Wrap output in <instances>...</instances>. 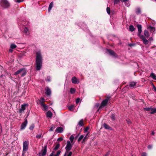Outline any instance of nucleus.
I'll return each mask as SVG.
<instances>
[{
  "label": "nucleus",
  "instance_id": "40",
  "mask_svg": "<svg viewBox=\"0 0 156 156\" xmlns=\"http://www.w3.org/2000/svg\"><path fill=\"white\" fill-rule=\"evenodd\" d=\"M151 107H148V108H144V109L145 110L147 111H151Z\"/></svg>",
  "mask_w": 156,
  "mask_h": 156
},
{
  "label": "nucleus",
  "instance_id": "4",
  "mask_svg": "<svg viewBox=\"0 0 156 156\" xmlns=\"http://www.w3.org/2000/svg\"><path fill=\"white\" fill-rule=\"evenodd\" d=\"M1 5L4 8H6L9 6V2L6 0H2L1 1Z\"/></svg>",
  "mask_w": 156,
  "mask_h": 156
},
{
  "label": "nucleus",
  "instance_id": "19",
  "mask_svg": "<svg viewBox=\"0 0 156 156\" xmlns=\"http://www.w3.org/2000/svg\"><path fill=\"white\" fill-rule=\"evenodd\" d=\"M88 133H87L86 135L83 138V139L82 141V143H83L86 141H87L88 139Z\"/></svg>",
  "mask_w": 156,
  "mask_h": 156
},
{
  "label": "nucleus",
  "instance_id": "22",
  "mask_svg": "<svg viewBox=\"0 0 156 156\" xmlns=\"http://www.w3.org/2000/svg\"><path fill=\"white\" fill-rule=\"evenodd\" d=\"M136 82H132L130 83L129 86L131 87L134 88V87L136 85Z\"/></svg>",
  "mask_w": 156,
  "mask_h": 156
},
{
  "label": "nucleus",
  "instance_id": "30",
  "mask_svg": "<svg viewBox=\"0 0 156 156\" xmlns=\"http://www.w3.org/2000/svg\"><path fill=\"white\" fill-rule=\"evenodd\" d=\"M53 2H51L50 4H49V6L48 9V11L49 12H50V10H51V8L53 7Z\"/></svg>",
  "mask_w": 156,
  "mask_h": 156
},
{
  "label": "nucleus",
  "instance_id": "16",
  "mask_svg": "<svg viewBox=\"0 0 156 156\" xmlns=\"http://www.w3.org/2000/svg\"><path fill=\"white\" fill-rule=\"evenodd\" d=\"M63 131V128L60 127H57L56 129V131L58 133H61Z\"/></svg>",
  "mask_w": 156,
  "mask_h": 156
},
{
  "label": "nucleus",
  "instance_id": "37",
  "mask_svg": "<svg viewBox=\"0 0 156 156\" xmlns=\"http://www.w3.org/2000/svg\"><path fill=\"white\" fill-rule=\"evenodd\" d=\"M34 127V124H32L29 127V129L30 130H33Z\"/></svg>",
  "mask_w": 156,
  "mask_h": 156
},
{
  "label": "nucleus",
  "instance_id": "49",
  "mask_svg": "<svg viewBox=\"0 0 156 156\" xmlns=\"http://www.w3.org/2000/svg\"><path fill=\"white\" fill-rule=\"evenodd\" d=\"M14 1L17 2H22L23 0H14Z\"/></svg>",
  "mask_w": 156,
  "mask_h": 156
},
{
  "label": "nucleus",
  "instance_id": "43",
  "mask_svg": "<svg viewBox=\"0 0 156 156\" xmlns=\"http://www.w3.org/2000/svg\"><path fill=\"white\" fill-rule=\"evenodd\" d=\"M111 119L113 120V121H114L115 120V115L112 114V115L111 116Z\"/></svg>",
  "mask_w": 156,
  "mask_h": 156
},
{
  "label": "nucleus",
  "instance_id": "39",
  "mask_svg": "<svg viewBox=\"0 0 156 156\" xmlns=\"http://www.w3.org/2000/svg\"><path fill=\"white\" fill-rule=\"evenodd\" d=\"M55 128V127L54 125H52L50 128L49 130L50 131H52L53 130V129Z\"/></svg>",
  "mask_w": 156,
  "mask_h": 156
},
{
  "label": "nucleus",
  "instance_id": "9",
  "mask_svg": "<svg viewBox=\"0 0 156 156\" xmlns=\"http://www.w3.org/2000/svg\"><path fill=\"white\" fill-rule=\"evenodd\" d=\"M27 123V121L26 118L24 119V121L22 124L20 129L21 130L24 129L26 127Z\"/></svg>",
  "mask_w": 156,
  "mask_h": 156
},
{
  "label": "nucleus",
  "instance_id": "31",
  "mask_svg": "<svg viewBox=\"0 0 156 156\" xmlns=\"http://www.w3.org/2000/svg\"><path fill=\"white\" fill-rule=\"evenodd\" d=\"M24 33L27 35H28L29 34V32L28 29L27 28L25 27L24 29Z\"/></svg>",
  "mask_w": 156,
  "mask_h": 156
},
{
  "label": "nucleus",
  "instance_id": "12",
  "mask_svg": "<svg viewBox=\"0 0 156 156\" xmlns=\"http://www.w3.org/2000/svg\"><path fill=\"white\" fill-rule=\"evenodd\" d=\"M137 27L138 31V33L137 34V35L138 36L140 37V36H141V35H140V34L142 32V26L140 24H138L137 25Z\"/></svg>",
  "mask_w": 156,
  "mask_h": 156
},
{
  "label": "nucleus",
  "instance_id": "7",
  "mask_svg": "<svg viewBox=\"0 0 156 156\" xmlns=\"http://www.w3.org/2000/svg\"><path fill=\"white\" fill-rule=\"evenodd\" d=\"M109 98L110 97H108L106 99L102 101L101 103V106L99 107V109H100L101 108V107H104L107 105Z\"/></svg>",
  "mask_w": 156,
  "mask_h": 156
},
{
  "label": "nucleus",
  "instance_id": "8",
  "mask_svg": "<svg viewBox=\"0 0 156 156\" xmlns=\"http://www.w3.org/2000/svg\"><path fill=\"white\" fill-rule=\"evenodd\" d=\"M47 152V146H45L44 148L42 150L41 152L39 153V156H45Z\"/></svg>",
  "mask_w": 156,
  "mask_h": 156
},
{
  "label": "nucleus",
  "instance_id": "47",
  "mask_svg": "<svg viewBox=\"0 0 156 156\" xmlns=\"http://www.w3.org/2000/svg\"><path fill=\"white\" fill-rule=\"evenodd\" d=\"M119 2V0H114V4H117Z\"/></svg>",
  "mask_w": 156,
  "mask_h": 156
},
{
  "label": "nucleus",
  "instance_id": "17",
  "mask_svg": "<svg viewBox=\"0 0 156 156\" xmlns=\"http://www.w3.org/2000/svg\"><path fill=\"white\" fill-rule=\"evenodd\" d=\"M45 101V99L44 98L41 97V98L39 102L41 106L43 105L44 104V103Z\"/></svg>",
  "mask_w": 156,
  "mask_h": 156
},
{
  "label": "nucleus",
  "instance_id": "27",
  "mask_svg": "<svg viewBox=\"0 0 156 156\" xmlns=\"http://www.w3.org/2000/svg\"><path fill=\"white\" fill-rule=\"evenodd\" d=\"M43 107V109L44 111H46L48 109V106H47L46 105L44 104L43 105L41 106Z\"/></svg>",
  "mask_w": 156,
  "mask_h": 156
},
{
  "label": "nucleus",
  "instance_id": "11",
  "mask_svg": "<svg viewBox=\"0 0 156 156\" xmlns=\"http://www.w3.org/2000/svg\"><path fill=\"white\" fill-rule=\"evenodd\" d=\"M72 82L74 84H78L79 83V81L78 79L74 76L72 79Z\"/></svg>",
  "mask_w": 156,
  "mask_h": 156
},
{
  "label": "nucleus",
  "instance_id": "54",
  "mask_svg": "<svg viewBox=\"0 0 156 156\" xmlns=\"http://www.w3.org/2000/svg\"><path fill=\"white\" fill-rule=\"evenodd\" d=\"M127 121L128 123L129 124H130L131 123V122L129 119L127 120Z\"/></svg>",
  "mask_w": 156,
  "mask_h": 156
},
{
  "label": "nucleus",
  "instance_id": "5",
  "mask_svg": "<svg viewBox=\"0 0 156 156\" xmlns=\"http://www.w3.org/2000/svg\"><path fill=\"white\" fill-rule=\"evenodd\" d=\"M72 145L71 144L70 141H67L66 145L65 147L66 151H69L70 150L72 149Z\"/></svg>",
  "mask_w": 156,
  "mask_h": 156
},
{
  "label": "nucleus",
  "instance_id": "23",
  "mask_svg": "<svg viewBox=\"0 0 156 156\" xmlns=\"http://www.w3.org/2000/svg\"><path fill=\"white\" fill-rule=\"evenodd\" d=\"M72 152L71 151H66L64 156H71Z\"/></svg>",
  "mask_w": 156,
  "mask_h": 156
},
{
  "label": "nucleus",
  "instance_id": "38",
  "mask_svg": "<svg viewBox=\"0 0 156 156\" xmlns=\"http://www.w3.org/2000/svg\"><path fill=\"white\" fill-rule=\"evenodd\" d=\"M74 106L73 105H71L69 106L68 107L70 111H72V109L74 108Z\"/></svg>",
  "mask_w": 156,
  "mask_h": 156
},
{
  "label": "nucleus",
  "instance_id": "32",
  "mask_svg": "<svg viewBox=\"0 0 156 156\" xmlns=\"http://www.w3.org/2000/svg\"><path fill=\"white\" fill-rule=\"evenodd\" d=\"M79 125L81 126L83 125V119L80 120L78 123Z\"/></svg>",
  "mask_w": 156,
  "mask_h": 156
},
{
  "label": "nucleus",
  "instance_id": "61",
  "mask_svg": "<svg viewBox=\"0 0 156 156\" xmlns=\"http://www.w3.org/2000/svg\"><path fill=\"white\" fill-rule=\"evenodd\" d=\"M53 152H52V153H51V154L49 155V156H53Z\"/></svg>",
  "mask_w": 156,
  "mask_h": 156
},
{
  "label": "nucleus",
  "instance_id": "53",
  "mask_svg": "<svg viewBox=\"0 0 156 156\" xmlns=\"http://www.w3.org/2000/svg\"><path fill=\"white\" fill-rule=\"evenodd\" d=\"M153 38L152 37H149V40L150 41H153Z\"/></svg>",
  "mask_w": 156,
  "mask_h": 156
},
{
  "label": "nucleus",
  "instance_id": "52",
  "mask_svg": "<svg viewBox=\"0 0 156 156\" xmlns=\"http://www.w3.org/2000/svg\"><path fill=\"white\" fill-rule=\"evenodd\" d=\"M89 129V127H87L84 129L85 132H87Z\"/></svg>",
  "mask_w": 156,
  "mask_h": 156
},
{
  "label": "nucleus",
  "instance_id": "45",
  "mask_svg": "<svg viewBox=\"0 0 156 156\" xmlns=\"http://www.w3.org/2000/svg\"><path fill=\"white\" fill-rule=\"evenodd\" d=\"M41 134H39L38 135H37L36 136V137L37 139H40L41 138Z\"/></svg>",
  "mask_w": 156,
  "mask_h": 156
},
{
  "label": "nucleus",
  "instance_id": "14",
  "mask_svg": "<svg viewBox=\"0 0 156 156\" xmlns=\"http://www.w3.org/2000/svg\"><path fill=\"white\" fill-rule=\"evenodd\" d=\"M45 94L47 95H50L51 94V91L50 89L48 87H47L45 89Z\"/></svg>",
  "mask_w": 156,
  "mask_h": 156
},
{
  "label": "nucleus",
  "instance_id": "35",
  "mask_svg": "<svg viewBox=\"0 0 156 156\" xmlns=\"http://www.w3.org/2000/svg\"><path fill=\"white\" fill-rule=\"evenodd\" d=\"M16 47V46L14 44H12L10 45V48L12 49H14Z\"/></svg>",
  "mask_w": 156,
  "mask_h": 156
},
{
  "label": "nucleus",
  "instance_id": "15",
  "mask_svg": "<svg viewBox=\"0 0 156 156\" xmlns=\"http://www.w3.org/2000/svg\"><path fill=\"white\" fill-rule=\"evenodd\" d=\"M107 51L110 55L115 57L116 56V55L113 51L109 49H107Z\"/></svg>",
  "mask_w": 156,
  "mask_h": 156
},
{
  "label": "nucleus",
  "instance_id": "60",
  "mask_svg": "<svg viewBox=\"0 0 156 156\" xmlns=\"http://www.w3.org/2000/svg\"><path fill=\"white\" fill-rule=\"evenodd\" d=\"M133 45V44H129V46L130 47H132Z\"/></svg>",
  "mask_w": 156,
  "mask_h": 156
},
{
  "label": "nucleus",
  "instance_id": "36",
  "mask_svg": "<svg viewBox=\"0 0 156 156\" xmlns=\"http://www.w3.org/2000/svg\"><path fill=\"white\" fill-rule=\"evenodd\" d=\"M84 137V136L83 135H81L80 137H79L78 139V142H80L82 139Z\"/></svg>",
  "mask_w": 156,
  "mask_h": 156
},
{
  "label": "nucleus",
  "instance_id": "42",
  "mask_svg": "<svg viewBox=\"0 0 156 156\" xmlns=\"http://www.w3.org/2000/svg\"><path fill=\"white\" fill-rule=\"evenodd\" d=\"M107 12L108 14H110V9L109 7H107Z\"/></svg>",
  "mask_w": 156,
  "mask_h": 156
},
{
  "label": "nucleus",
  "instance_id": "51",
  "mask_svg": "<svg viewBox=\"0 0 156 156\" xmlns=\"http://www.w3.org/2000/svg\"><path fill=\"white\" fill-rule=\"evenodd\" d=\"M141 156H147V154L146 153H145V152H144L142 154Z\"/></svg>",
  "mask_w": 156,
  "mask_h": 156
},
{
  "label": "nucleus",
  "instance_id": "13",
  "mask_svg": "<svg viewBox=\"0 0 156 156\" xmlns=\"http://www.w3.org/2000/svg\"><path fill=\"white\" fill-rule=\"evenodd\" d=\"M147 28L150 31L151 33H153L152 35H153L154 32L155 30V28L150 26L148 25L147 26Z\"/></svg>",
  "mask_w": 156,
  "mask_h": 156
},
{
  "label": "nucleus",
  "instance_id": "57",
  "mask_svg": "<svg viewBox=\"0 0 156 156\" xmlns=\"http://www.w3.org/2000/svg\"><path fill=\"white\" fill-rule=\"evenodd\" d=\"M154 134H155V133H154V131H152V133H151V134L152 135H154Z\"/></svg>",
  "mask_w": 156,
  "mask_h": 156
},
{
  "label": "nucleus",
  "instance_id": "26",
  "mask_svg": "<svg viewBox=\"0 0 156 156\" xmlns=\"http://www.w3.org/2000/svg\"><path fill=\"white\" fill-rule=\"evenodd\" d=\"M52 113L50 112V111H48L46 114V115L47 117H50L51 118L52 117Z\"/></svg>",
  "mask_w": 156,
  "mask_h": 156
},
{
  "label": "nucleus",
  "instance_id": "24",
  "mask_svg": "<svg viewBox=\"0 0 156 156\" xmlns=\"http://www.w3.org/2000/svg\"><path fill=\"white\" fill-rule=\"evenodd\" d=\"M104 126L105 129H109L110 130H112V128L106 123H104Z\"/></svg>",
  "mask_w": 156,
  "mask_h": 156
},
{
  "label": "nucleus",
  "instance_id": "1",
  "mask_svg": "<svg viewBox=\"0 0 156 156\" xmlns=\"http://www.w3.org/2000/svg\"><path fill=\"white\" fill-rule=\"evenodd\" d=\"M36 69L37 70H40L41 69L42 66V57L40 51L36 52Z\"/></svg>",
  "mask_w": 156,
  "mask_h": 156
},
{
  "label": "nucleus",
  "instance_id": "29",
  "mask_svg": "<svg viewBox=\"0 0 156 156\" xmlns=\"http://www.w3.org/2000/svg\"><path fill=\"white\" fill-rule=\"evenodd\" d=\"M60 144L59 143H57L56 144V146L54 148V151H57L60 147Z\"/></svg>",
  "mask_w": 156,
  "mask_h": 156
},
{
  "label": "nucleus",
  "instance_id": "55",
  "mask_svg": "<svg viewBox=\"0 0 156 156\" xmlns=\"http://www.w3.org/2000/svg\"><path fill=\"white\" fill-rule=\"evenodd\" d=\"M125 5L126 6H129V3H128V2H125Z\"/></svg>",
  "mask_w": 156,
  "mask_h": 156
},
{
  "label": "nucleus",
  "instance_id": "28",
  "mask_svg": "<svg viewBox=\"0 0 156 156\" xmlns=\"http://www.w3.org/2000/svg\"><path fill=\"white\" fill-rule=\"evenodd\" d=\"M150 76L151 77L153 80H156V76L154 73H151Z\"/></svg>",
  "mask_w": 156,
  "mask_h": 156
},
{
  "label": "nucleus",
  "instance_id": "56",
  "mask_svg": "<svg viewBox=\"0 0 156 156\" xmlns=\"http://www.w3.org/2000/svg\"><path fill=\"white\" fill-rule=\"evenodd\" d=\"M128 0H121V2H126Z\"/></svg>",
  "mask_w": 156,
  "mask_h": 156
},
{
  "label": "nucleus",
  "instance_id": "21",
  "mask_svg": "<svg viewBox=\"0 0 156 156\" xmlns=\"http://www.w3.org/2000/svg\"><path fill=\"white\" fill-rule=\"evenodd\" d=\"M129 29L131 32H133L135 30V28L133 25H131L129 27Z\"/></svg>",
  "mask_w": 156,
  "mask_h": 156
},
{
  "label": "nucleus",
  "instance_id": "3",
  "mask_svg": "<svg viewBox=\"0 0 156 156\" xmlns=\"http://www.w3.org/2000/svg\"><path fill=\"white\" fill-rule=\"evenodd\" d=\"M29 144V141H26L24 142L23 143V152L25 153V152L27 151L28 149V146Z\"/></svg>",
  "mask_w": 156,
  "mask_h": 156
},
{
  "label": "nucleus",
  "instance_id": "48",
  "mask_svg": "<svg viewBox=\"0 0 156 156\" xmlns=\"http://www.w3.org/2000/svg\"><path fill=\"white\" fill-rule=\"evenodd\" d=\"M152 147L153 145H148L147 147V148L148 149H150L152 148Z\"/></svg>",
  "mask_w": 156,
  "mask_h": 156
},
{
  "label": "nucleus",
  "instance_id": "44",
  "mask_svg": "<svg viewBox=\"0 0 156 156\" xmlns=\"http://www.w3.org/2000/svg\"><path fill=\"white\" fill-rule=\"evenodd\" d=\"M45 80H46V81H47L50 82L51 81L50 77L49 76H47Z\"/></svg>",
  "mask_w": 156,
  "mask_h": 156
},
{
  "label": "nucleus",
  "instance_id": "46",
  "mask_svg": "<svg viewBox=\"0 0 156 156\" xmlns=\"http://www.w3.org/2000/svg\"><path fill=\"white\" fill-rule=\"evenodd\" d=\"M80 98H77L76 100V103L78 104L80 102Z\"/></svg>",
  "mask_w": 156,
  "mask_h": 156
},
{
  "label": "nucleus",
  "instance_id": "41",
  "mask_svg": "<svg viewBox=\"0 0 156 156\" xmlns=\"http://www.w3.org/2000/svg\"><path fill=\"white\" fill-rule=\"evenodd\" d=\"M61 152V151H60V150L58 151L57 152L56 154L55 155H54V156H59V155L60 154Z\"/></svg>",
  "mask_w": 156,
  "mask_h": 156
},
{
  "label": "nucleus",
  "instance_id": "10",
  "mask_svg": "<svg viewBox=\"0 0 156 156\" xmlns=\"http://www.w3.org/2000/svg\"><path fill=\"white\" fill-rule=\"evenodd\" d=\"M139 37L142 40L144 44H147L148 43V41L146 39L145 37L144 36L142 35Z\"/></svg>",
  "mask_w": 156,
  "mask_h": 156
},
{
  "label": "nucleus",
  "instance_id": "62",
  "mask_svg": "<svg viewBox=\"0 0 156 156\" xmlns=\"http://www.w3.org/2000/svg\"><path fill=\"white\" fill-rule=\"evenodd\" d=\"M109 152H108L106 154H105L104 156H108V155L109 154Z\"/></svg>",
  "mask_w": 156,
  "mask_h": 156
},
{
  "label": "nucleus",
  "instance_id": "33",
  "mask_svg": "<svg viewBox=\"0 0 156 156\" xmlns=\"http://www.w3.org/2000/svg\"><path fill=\"white\" fill-rule=\"evenodd\" d=\"M74 139V137L73 136V135H71L69 137V140H70L71 143H72L73 142V140Z\"/></svg>",
  "mask_w": 156,
  "mask_h": 156
},
{
  "label": "nucleus",
  "instance_id": "50",
  "mask_svg": "<svg viewBox=\"0 0 156 156\" xmlns=\"http://www.w3.org/2000/svg\"><path fill=\"white\" fill-rule=\"evenodd\" d=\"M63 140V139L62 137H60L58 138L57 140V141H61Z\"/></svg>",
  "mask_w": 156,
  "mask_h": 156
},
{
  "label": "nucleus",
  "instance_id": "58",
  "mask_svg": "<svg viewBox=\"0 0 156 156\" xmlns=\"http://www.w3.org/2000/svg\"><path fill=\"white\" fill-rule=\"evenodd\" d=\"M152 85L153 89H154V88H156V87L153 83H152Z\"/></svg>",
  "mask_w": 156,
  "mask_h": 156
},
{
  "label": "nucleus",
  "instance_id": "64",
  "mask_svg": "<svg viewBox=\"0 0 156 156\" xmlns=\"http://www.w3.org/2000/svg\"><path fill=\"white\" fill-rule=\"evenodd\" d=\"M154 91L155 92H156V87L155 88H154Z\"/></svg>",
  "mask_w": 156,
  "mask_h": 156
},
{
  "label": "nucleus",
  "instance_id": "25",
  "mask_svg": "<svg viewBox=\"0 0 156 156\" xmlns=\"http://www.w3.org/2000/svg\"><path fill=\"white\" fill-rule=\"evenodd\" d=\"M151 112H150V113L151 114H154L156 113V108H152L151 107Z\"/></svg>",
  "mask_w": 156,
  "mask_h": 156
},
{
  "label": "nucleus",
  "instance_id": "20",
  "mask_svg": "<svg viewBox=\"0 0 156 156\" xmlns=\"http://www.w3.org/2000/svg\"><path fill=\"white\" fill-rule=\"evenodd\" d=\"M144 35L145 36L148 38L150 36V34L148 31L147 30H145L144 31Z\"/></svg>",
  "mask_w": 156,
  "mask_h": 156
},
{
  "label": "nucleus",
  "instance_id": "18",
  "mask_svg": "<svg viewBox=\"0 0 156 156\" xmlns=\"http://www.w3.org/2000/svg\"><path fill=\"white\" fill-rule=\"evenodd\" d=\"M141 10L140 8L138 7L136 9V13L137 15H139L141 13Z\"/></svg>",
  "mask_w": 156,
  "mask_h": 156
},
{
  "label": "nucleus",
  "instance_id": "34",
  "mask_svg": "<svg viewBox=\"0 0 156 156\" xmlns=\"http://www.w3.org/2000/svg\"><path fill=\"white\" fill-rule=\"evenodd\" d=\"M70 92L71 94H74L75 92V89L73 88H71L70 89Z\"/></svg>",
  "mask_w": 156,
  "mask_h": 156
},
{
  "label": "nucleus",
  "instance_id": "59",
  "mask_svg": "<svg viewBox=\"0 0 156 156\" xmlns=\"http://www.w3.org/2000/svg\"><path fill=\"white\" fill-rule=\"evenodd\" d=\"M13 51V50L11 49H10L9 50V51L10 52H11Z\"/></svg>",
  "mask_w": 156,
  "mask_h": 156
},
{
  "label": "nucleus",
  "instance_id": "63",
  "mask_svg": "<svg viewBox=\"0 0 156 156\" xmlns=\"http://www.w3.org/2000/svg\"><path fill=\"white\" fill-rule=\"evenodd\" d=\"M79 135V134H78L77 136H75V139H76L78 137V136Z\"/></svg>",
  "mask_w": 156,
  "mask_h": 156
},
{
  "label": "nucleus",
  "instance_id": "2",
  "mask_svg": "<svg viewBox=\"0 0 156 156\" xmlns=\"http://www.w3.org/2000/svg\"><path fill=\"white\" fill-rule=\"evenodd\" d=\"M21 73H22L21 76H24L26 74V71L24 68L21 69L15 72L14 74L15 75H17Z\"/></svg>",
  "mask_w": 156,
  "mask_h": 156
},
{
  "label": "nucleus",
  "instance_id": "6",
  "mask_svg": "<svg viewBox=\"0 0 156 156\" xmlns=\"http://www.w3.org/2000/svg\"><path fill=\"white\" fill-rule=\"evenodd\" d=\"M28 105L27 104H24L22 105L21 106V108L19 110V113L21 114L26 109V107H27Z\"/></svg>",
  "mask_w": 156,
  "mask_h": 156
}]
</instances>
